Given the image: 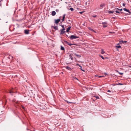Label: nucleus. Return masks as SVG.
<instances>
[{
    "label": "nucleus",
    "mask_w": 131,
    "mask_h": 131,
    "mask_svg": "<svg viewBox=\"0 0 131 131\" xmlns=\"http://www.w3.org/2000/svg\"><path fill=\"white\" fill-rule=\"evenodd\" d=\"M67 36L68 38H70V39H71V40H72V39H76L77 38H78L79 37L77 36H74V35H71V36H70L69 37H68V36H67Z\"/></svg>",
    "instance_id": "f257e3e1"
},
{
    "label": "nucleus",
    "mask_w": 131,
    "mask_h": 131,
    "mask_svg": "<svg viewBox=\"0 0 131 131\" xmlns=\"http://www.w3.org/2000/svg\"><path fill=\"white\" fill-rule=\"evenodd\" d=\"M15 92L13 90H11L9 92V93L12 95H13V94L15 93Z\"/></svg>",
    "instance_id": "f03ea898"
},
{
    "label": "nucleus",
    "mask_w": 131,
    "mask_h": 131,
    "mask_svg": "<svg viewBox=\"0 0 131 131\" xmlns=\"http://www.w3.org/2000/svg\"><path fill=\"white\" fill-rule=\"evenodd\" d=\"M60 21V20L59 19H57L56 20H55V23L56 24H58Z\"/></svg>",
    "instance_id": "7ed1b4c3"
},
{
    "label": "nucleus",
    "mask_w": 131,
    "mask_h": 131,
    "mask_svg": "<svg viewBox=\"0 0 131 131\" xmlns=\"http://www.w3.org/2000/svg\"><path fill=\"white\" fill-rule=\"evenodd\" d=\"M29 30L27 29H26L24 30V33L26 34H29Z\"/></svg>",
    "instance_id": "20e7f679"
},
{
    "label": "nucleus",
    "mask_w": 131,
    "mask_h": 131,
    "mask_svg": "<svg viewBox=\"0 0 131 131\" xmlns=\"http://www.w3.org/2000/svg\"><path fill=\"white\" fill-rule=\"evenodd\" d=\"M123 9L125 11H126V12L129 13H130V12L129 11V9H127L126 8H124Z\"/></svg>",
    "instance_id": "39448f33"
},
{
    "label": "nucleus",
    "mask_w": 131,
    "mask_h": 131,
    "mask_svg": "<svg viewBox=\"0 0 131 131\" xmlns=\"http://www.w3.org/2000/svg\"><path fill=\"white\" fill-rule=\"evenodd\" d=\"M65 32H66V31L62 30V29H61L60 34H61V35L63 34H64Z\"/></svg>",
    "instance_id": "423d86ee"
},
{
    "label": "nucleus",
    "mask_w": 131,
    "mask_h": 131,
    "mask_svg": "<svg viewBox=\"0 0 131 131\" xmlns=\"http://www.w3.org/2000/svg\"><path fill=\"white\" fill-rule=\"evenodd\" d=\"M56 14V12L55 11H52V12L51 15L53 16L55 15Z\"/></svg>",
    "instance_id": "0eeeda50"
},
{
    "label": "nucleus",
    "mask_w": 131,
    "mask_h": 131,
    "mask_svg": "<svg viewBox=\"0 0 131 131\" xmlns=\"http://www.w3.org/2000/svg\"><path fill=\"white\" fill-rule=\"evenodd\" d=\"M66 68L69 70H71V68L69 67L66 66Z\"/></svg>",
    "instance_id": "6e6552de"
},
{
    "label": "nucleus",
    "mask_w": 131,
    "mask_h": 131,
    "mask_svg": "<svg viewBox=\"0 0 131 131\" xmlns=\"http://www.w3.org/2000/svg\"><path fill=\"white\" fill-rule=\"evenodd\" d=\"M65 16H66L65 14H64L63 16V18H62V21H63L64 20Z\"/></svg>",
    "instance_id": "1a4fd4ad"
},
{
    "label": "nucleus",
    "mask_w": 131,
    "mask_h": 131,
    "mask_svg": "<svg viewBox=\"0 0 131 131\" xmlns=\"http://www.w3.org/2000/svg\"><path fill=\"white\" fill-rule=\"evenodd\" d=\"M71 27H69L68 28H67L66 31L67 32H68L69 30H70V28H71Z\"/></svg>",
    "instance_id": "9d476101"
},
{
    "label": "nucleus",
    "mask_w": 131,
    "mask_h": 131,
    "mask_svg": "<svg viewBox=\"0 0 131 131\" xmlns=\"http://www.w3.org/2000/svg\"><path fill=\"white\" fill-rule=\"evenodd\" d=\"M74 55L78 58H80L81 57V55L77 54L76 53L74 54Z\"/></svg>",
    "instance_id": "9b49d317"
},
{
    "label": "nucleus",
    "mask_w": 131,
    "mask_h": 131,
    "mask_svg": "<svg viewBox=\"0 0 131 131\" xmlns=\"http://www.w3.org/2000/svg\"><path fill=\"white\" fill-rule=\"evenodd\" d=\"M127 42V41H123L122 40H121L119 41V43H125L126 42Z\"/></svg>",
    "instance_id": "f8f14e48"
},
{
    "label": "nucleus",
    "mask_w": 131,
    "mask_h": 131,
    "mask_svg": "<svg viewBox=\"0 0 131 131\" xmlns=\"http://www.w3.org/2000/svg\"><path fill=\"white\" fill-rule=\"evenodd\" d=\"M105 4L104 3H102L100 4V7H103L105 5Z\"/></svg>",
    "instance_id": "ddd939ff"
},
{
    "label": "nucleus",
    "mask_w": 131,
    "mask_h": 131,
    "mask_svg": "<svg viewBox=\"0 0 131 131\" xmlns=\"http://www.w3.org/2000/svg\"><path fill=\"white\" fill-rule=\"evenodd\" d=\"M61 49L62 50H65L64 48L62 46H61Z\"/></svg>",
    "instance_id": "4468645a"
},
{
    "label": "nucleus",
    "mask_w": 131,
    "mask_h": 131,
    "mask_svg": "<svg viewBox=\"0 0 131 131\" xmlns=\"http://www.w3.org/2000/svg\"><path fill=\"white\" fill-rule=\"evenodd\" d=\"M114 11H108V13L110 14H113L114 13Z\"/></svg>",
    "instance_id": "2eb2a0df"
},
{
    "label": "nucleus",
    "mask_w": 131,
    "mask_h": 131,
    "mask_svg": "<svg viewBox=\"0 0 131 131\" xmlns=\"http://www.w3.org/2000/svg\"><path fill=\"white\" fill-rule=\"evenodd\" d=\"M89 30H90L91 31H93L95 32H96L93 29H92L91 28L89 27Z\"/></svg>",
    "instance_id": "dca6fc26"
},
{
    "label": "nucleus",
    "mask_w": 131,
    "mask_h": 131,
    "mask_svg": "<svg viewBox=\"0 0 131 131\" xmlns=\"http://www.w3.org/2000/svg\"><path fill=\"white\" fill-rule=\"evenodd\" d=\"M69 57H70V59L71 60H73V57H72V56L71 54H70L69 55Z\"/></svg>",
    "instance_id": "f3484780"
},
{
    "label": "nucleus",
    "mask_w": 131,
    "mask_h": 131,
    "mask_svg": "<svg viewBox=\"0 0 131 131\" xmlns=\"http://www.w3.org/2000/svg\"><path fill=\"white\" fill-rule=\"evenodd\" d=\"M53 27L54 28L55 30H58V28L57 26H54Z\"/></svg>",
    "instance_id": "a211bd4d"
},
{
    "label": "nucleus",
    "mask_w": 131,
    "mask_h": 131,
    "mask_svg": "<svg viewBox=\"0 0 131 131\" xmlns=\"http://www.w3.org/2000/svg\"><path fill=\"white\" fill-rule=\"evenodd\" d=\"M102 24L103 25H104V24H107V22H102Z\"/></svg>",
    "instance_id": "6ab92c4d"
},
{
    "label": "nucleus",
    "mask_w": 131,
    "mask_h": 131,
    "mask_svg": "<svg viewBox=\"0 0 131 131\" xmlns=\"http://www.w3.org/2000/svg\"><path fill=\"white\" fill-rule=\"evenodd\" d=\"M116 47L118 48H121V46H116Z\"/></svg>",
    "instance_id": "aec40b11"
},
{
    "label": "nucleus",
    "mask_w": 131,
    "mask_h": 131,
    "mask_svg": "<svg viewBox=\"0 0 131 131\" xmlns=\"http://www.w3.org/2000/svg\"><path fill=\"white\" fill-rule=\"evenodd\" d=\"M69 10L71 11H72L74 10V9L73 8L71 7L70 8Z\"/></svg>",
    "instance_id": "412c9836"
},
{
    "label": "nucleus",
    "mask_w": 131,
    "mask_h": 131,
    "mask_svg": "<svg viewBox=\"0 0 131 131\" xmlns=\"http://www.w3.org/2000/svg\"><path fill=\"white\" fill-rule=\"evenodd\" d=\"M101 53L102 54H104V53H105V52L104 51H103V50H102L101 51Z\"/></svg>",
    "instance_id": "4be33fe9"
},
{
    "label": "nucleus",
    "mask_w": 131,
    "mask_h": 131,
    "mask_svg": "<svg viewBox=\"0 0 131 131\" xmlns=\"http://www.w3.org/2000/svg\"><path fill=\"white\" fill-rule=\"evenodd\" d=\"M117 71L120 74V75H122L123 74V73H120L118 71Z\"/></svg>",
    "instance_id": "5701e85b"
},
{
    "label": "nucleus",
    "mask_w": 131,
    "mask_h": 131,
    "mask_svg": "<svg viewBox=\"0 0 131 131\" xmlns=\"http://www.w3.org/2000/svg\"><path fill=\"white\" fill-rule=\"evenodd\" d=\"M73 44H71V43H69L68 44V45H69V46H71Z\"/></svg>",
    "instance_id": "b1692460"
},
{
    "label": "nucleus",
    "mask_w": 131,
    "mask_h": 131,
    "mask_svg": "<svg viewBox=\"0 0 131 131\" xmlns=\"http://www.w3.org/2000/svg\"><path fill=\"white\" fill-rule=\"evenodd\" d=\"M100 57H101L103 59H104V57L102 56L101 55L100 56Z\"/></svg>",
    "instance_id": "393cba45"
},
{
    "label": "nucleus",
    "mask_w": 131,
    "mask_h": 131,
    "mask_svg": "<svg viewBox=\"0 0 131 131\" xmlns=\"http://www.w3.org/2000/svg\"><path fill=\"white\" fill-rule=\"evenodd\" d=\"M103 25V27L104 28L106 27L107 26V25Z\"/></svg>",
    "instance_id": "a878e982"
},
{
    "label": "nucleus",
    "mask_w": 131,
    "mask_h": 131,
    "mask_svg": "<svg viewBox=\"0 0 131 131\" xmlns=\"http://www.w3.org/2000/svg\"><path fill=\"white\" fill-rule=\"evenodd\" d=\"M115 12H116V13H120V12H119L118 10H116L115 11Z\"/></svg>",
    "instance_id": "bb28decb"
},
{
    "label": "nucleus",
    "mask_w": 131,
    "mask_h": 131,
    "mask_svg": "<svg viewBox=\"0 0 131 131\" xmlns=\"http://www.w3.org/2000/svg\"><path fill=\"white\" fill-rule=\"evenodd\" d=\"M66 102L67 103H72L71 102H69L68 101H66Z\"/></svg>",
    "instance_id": "cd10ccee"
},
{
    "label": "nucleus",
    "mask_w": 131,
    "mask_h": 131,
    "mask_svg": "<svg viewBox=\"0 0 131 131\" xmlns=\"http://www.w3.org/2000/svg\"><path fill=\"white\" fill-rule=\"evenodd\" d=\"M117 85H123V84L122 83H119Z\"/></svg>",
    "instance_id": "c85d7f7f"
},
{
    "label": "nucleus",
    "mask_w": 131,
    "mask_h": 131,
    "mask_svg": "<svg viewBox=\"0 0 131 131\" xmlns=\"http://www.w3.org/2000/svg\"><path fill=\"white\" fill-rule=\"evenodd\" d=\"M117 9H118V10H119L120 11H122V10H123V9L122 8H121V9H119L118 8H117Z\"/></svg>",
    "instance_id": "c756f323"
},
{
    "label": "nucleus",
    "mask_w": 131,
    "mask_h": 131,
    "mask_svg": "<svg viewBox=\"0 0 131 131\" xmlns=\"http://www.w3.org/2000/svg\"><path fill=\"white\" fill-rule=\"evenodd\" d=\"M97 15H93L92 16V17L94 18H95L96 17Z\"/></svg>",
    "instance_id": "7c9ffc66"
},
{
    "label": "nucleus",
    "mask_w": 131,
    "mask_h": 131,
    "mask_svg": "<svg viewBox=\"0 0 131 131\" xmlns=\"http://www.w3.org/2000/svg\"><path fill=\"white\" fill-rule=\"evenodd\" d=\"M77 65L79 66V67H80V68H82V67L79 64H77Z\"/></svg>",
    "instance_id": "2f4dec72"
},
{
    "label": "nucleus",
    "mask_w": 131,
    "mask_h": 131,
    "mask_svg": "<svg viewBox=\"0 0 131 131\" xmlns=\"http://www.w3.org/2000/svg\"><path fill=\"white\" fill-rule=\"evenodd\" d=\"M77 65L79 66V67H80V68H82V67L79 64H77Z\"/></svg>",
    "instance_id": "473e14b6"
},
{
    "label": "nucleus",
    "mask_w": 131,
    "mask_h": 131,
    "mask_svg": "<svg viewBox=\"0 0 131 131\" xmlns=\"http://www.w3.org/2000/svg\"><path fill=\"white\" fill-rule=\"evenodd\" d=\"M96 99H99V97L98 96H97L96 97Z\"/></svg>",
    "instance_id": "72a5a7b5"
},
{
    "label": "nucleus",
    "mask_w": 131,
    "mask_h": 131,
    "mask_svg": "<svg viewBox=\"0 0 131 131\" xmlns=\"http://www.w3.org/2000/svg\"><path fill=\"white\" fill-rule=\"evenodd\" d=\"M80 69L82 71H85L83 70L82 68H80Z\"/></svg>",
    "instance_id": "f704fd0d"
},
{
    "label": "nucleus",
    "mask_w": 131,
    "mask_h": 131,
    "mask_svg": "<svg viewBox=\"0 0 131 131\" xmlns=\"http://www.w3.org/2000/svg\"><path fill=\"white\" fill-rule=\"evenodd\" d=\"M62 29V30L64 31V30H65V29L64 28H63L62 29Z\"/></svg>",
    "instance_id": "c9c22d12"
},
{
    "label": "nucleus",
    "mask_w": 131,
    "mask_h": 131,
    "mask_svg": "<svg viewBox=\"0 0 131 131\" xmlns=\"http://www.w3.org/2000/svg\"><path fill=\"white\" fill-rule=\"evenodd\" d=\"M56 11L57 12H58V11H59V10L58 9H56Z\"/></svg>",
    "instance_id": "e433bc0d"
},
{
    "label": "nucleus",
    "mask_w": 131,
    "mask_h": 131,
    "mask_svg": "<svg viewBox=\"0 0 131 131\" xmlns=\"http://www.w3.org/2000/svg\"><path fill=\"white\" fill-rule=\"evenodd\" d=\"M84 11H83V12H79V13L80 14H82L83 12H84Z\"/></svg>",
    "instance_id": "4c0bfd02"
},
{
    "label": "nucleus",
    "mask_w": 131,
    "mask_h": 131,
    "mask_svg": "<svg viewBox=\"0 0 131 131\" xmlns=\"http://www.w3.org/2000/svg\"><path fill=\"white\" fill-rule=\"evenodd\" d=\"M104 76H99V78H100V77H103Z\"/></svg>",
    "instance_id": "58836bf2"
},
{
    "label": "nucleus",
    "mask_w": 131,
    "mask_h": 131,
    "mask_svg": "<svg viewBox=\"0 0 131 131\" xmlns=\"http://www.w3.org/2000/svg\"><path fill=\"white\" fill-rule=\"evenodd\" d=\"M125 5V4L124 3H123V6H124Z\"/></svg>",
    "instance_id": "ea45409f"
},
{
    "label": "nucleus",
    "mask_w": 131,
    "mask_h": 131,
    "mask_svg": "<svg viewBox=\"0 0 131 131\" xmlns=\"http://www.w3.org/2000/svg\"><path fill=\"white\" fill-rule=\"evenodd\" d=\"M64 42L66 43H67V42H68V41H64Z\"/></svg>",
    "instance_id": "a19ab883"
},
{
    "label": "nucleus",
    "mask_w": 131,
    "mask_h": 131,
    "mask_svg": "<svg viewBox=\"0 0 131 131\" xmlns=\"http://www.w3.org/2000/svg\"><path fill=\"white\" fill-rule=\"evenodd\" d=\"M107 92H111V91H110V90H108V91H107Z\"/></svg>",
    "instance_id": "79ce46f5"
},
{
    "label": "nucleus",
    "mask_w": 131,
    "mask_h": 131,
    "mask_svg": "<svg viewBox=\"0 0 131 131\" xmlns=\"http://www.w3.org/2000/svg\"><path fill=\"white\" fill-rule=\"evenodd\" d=\"M61 27H62L63 28H64V26L63 25H61Z\"/></svg>",
    "instance_id": "37998d69"
},
{
    "label": "nucleus",
    "mask_w": 131,
    "mask_h": 131,
    "mask_svg": "<svg viewBox=\"0 0 131 131\" xmlns=\"http://www.w3.org/2000/svg\"><path fill=\"white\" fill-rule=\"evenodd\" d=\"M2 102H3V101H1V100L0 101V103H2Z\"/></svg>",
    "instance_id": "c03bdc74"
},
{
    "label": "nucleus",
    "mask_w": 131,
    "mask_h": 131,
    "mask_svg": "<svg viewBox=\"0 0 131 131\" xmlns=\"http://www.w3.org/2000/svg\"><path fill=\"white\" fill-rule=\"evenodd\" d=\"M69 42H67V43L66 44L68 45V44L69 43Z\"/></svg>",
    "instance_id": "a18cd8bd"
},
{
    "label": "nucleus",
    "mask_w": 131,
    "mask_h": 131,
    "mask_svg": "<svg viewBox=\"0 0 131 131\" xmlns=\"http://www.w3.org/2000/svg\"><path fill=\"white\" fill-rule=\"evenodd\" d=\"M110 32V33H111V34L112 33V32Z\"/></svg>",
    "instance_id": "49530a36"
},
{
    "label": "nucleus",
    "mask_w": 131,
    "mask_h": 131,
    "mask_svg": "<svg viewBox=\"0 0 131 131\" xmlns=\"http://www.w3.org/2000/svg\"><path fill=\"white\" fill-rule=\"evenodd\" d=\"M129 67L131 68V66H129Z\"/></svg>",
    "instance_id": "de8ad7c7"
},
{
    "label": "nucleus",
    "mask_w": 131,
    "mask_h": 131,
    "mask_svg": "<svg viewBox=\"0 0 131 131\" xmlns=\"http://www.w3.org/2000/svg\"><path fill=\"white\" fill-rule=\"evenodd\" d=\"M105 74H106L107 73H105Z\"/></svg>",
    "instance_id": "09e8293b"
},
{
    "label": "nucleus",
    "mask_w": 131,
    "mask_h": 131,
    "mask_svg": "<svg viewBox=\"0 0 131 131\" xmlns=\"http://www.w3.org/2000/svg\"><path fill=\"white\" fill-rule=\"evenodd\" d=\"M119 43H118V45H119Z\"/></svg>",
    "instance_id": "8fccbe9b"
},
{
    "label": "nucleus",
    "mask_w": 131,
    "mask_h": 131,
    "mask_svg": "<svg viewBox=\"0 0 131 131\" xmlns=\"http://www.w3.org/2000/svg\"><path fill=\"white\" fill-rule=\"evenodd\" d=\"M120 13H122V12H121Z\"/></svg>",
    "instance_id": "3c124183"
}]
</instances>
